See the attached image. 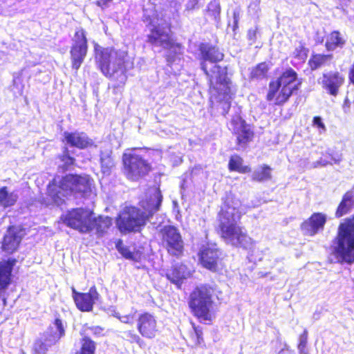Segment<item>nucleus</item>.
<instances>
[{
    "label": "nucleus",
    "mask_w": 354,
    "mask_h": 354,
    "mask_svg": "<svg viewBox=\"0 0 354 354\" xmlns=\"http://www.w3.org/2000/svg\"><path fill=\"white\" fill-rule=\"evenodd\" d=\"M234 194H227L222 198V204L217 214L216 231L226 244L243 250H251L254 240L248 230L239 224L242 214L237 205Z\"/></svg>",
    "instance_id": "obj_1"
},
{
    "label": "nucleus",
    "mask_w": 354,
    "mask_h": 354,
    "mask_svg": "<svg viewBox=\"0 0 354 354\" xmlns=\"http://www.w3.org/2000/svg\"><path fill=\"white\" fill-rule=\"evenodd\" d=\"M162 195L159 188L151 189L146 197L138 203V207L127 206L115 219L118 230L123 234L140 232L160 209Z\"/></svg>",
    "instance_id": "obj_2"
},
{
    "label": "nucleus",
    "mask_w": 354,
    "mask_h": 354,
    "mask_svg": "<svg viewBox=\"0 0 354 354\" xmlns=\"http://www.w3.org/2000/svg\"><path fill=\"white\" fill-rule=\"evenodd\" d=\"M297 79L298 73L295 69L286 68L269 82L266 100L274 106H284L299 90L301 82L296 83Z\"/></svg>",
    "instance_id": "obj_3"
},
{
    "label": "nucleus",
    "mask_w": 354,
    "mask_h": 354,
    "mask_svg": "<svg viewBox=\"0 0 354 354\" xmlns=\"http://www.w3.org/2000/svg\"><path fill=\"white\" fill-rule=\"evenodd\" d=\"M94 55L96 64L102 74L109 78H113L119 73L120 80L115 87L123 86L127 80V61L118 51L112 46L102 47L97 44L94 45Z\"/></svg>",
    "instance_id": "obj_4"
},
{
    "label": "nucleus",
    "mask_w": 354,
    "mask_h": 354,
    "mask_svg": "<svg viewBox=\"0 0 354 354\" xmlns=\"http://www.w3.org/2000/svg\"><path fill=\"white\" fill-rule=\"evenodd\" d=\"M332 254L338 262L352 264L354 263V214L345 219L338 226L337 233L333 239Z\"/></svg>",
    "instance_id": "obj_5"
},
{
    "label": "nucleus",
    "mask_w": 354,
    "mask_h": 354,
    "mask_svg": "<svg viewBox=\"0 0 354 354\" xmlns=\"http://www.w3.org/2000/svg\"><path fill=\"white\" fill-rule=\"evenodd\" d=\"M171 24H168L167 30L160 24L153 25L147 35L146 41L151 46L162 47L169 50L165 59L169 65H171L177 57L183 54V46L177 42L173 37Z\"/></svg>",
    "instance_id": "obj_6"
},
{
    "label": "nucleus",
    "mask_w": 354,
    "mask_h": 354,
    "mask_svg": "<svg viewBox=\"0 0 354 354\" xmlns=\"http://www.w3.org/2000/svg\"><path fill=\"white\" fill-rule=\"evenodd\" d=\"M122 161L123 173L131 181L139 180L152 170L151 164L136 153H123Z\"/></svg>",
    "instance_id": "obj_7"
},
{
    "label": "nucleus",
    "mask_w": 354,
    "mask_h": 354,
    "mask_svg": "<svg viewBox=\"0 0 354 354\" xmlns=\"http://www.w3.org/2000/svg\"><path fill=\"white\" fill-rule=\"evenodd\" d=\"M158 234L162 245L169 255L176 258L183 256L185 243L180 230L176 226L165 225L159 230Z\"/></svg>",
    "instance_id": "obj_8"
},
{
    "label": "nucleus",
    "mask_w": 354,
    "mask_h": 354,
    "mask_svg": "<svg viewBox=\"0 0 354 354\" xmlns=\"http://www.w3.org/2000/svg\"><path fill=\"white\" fill-rule=\"evenodd\" d=\"M87 33L83 28H77L72 39L70 48L71 67L77 71L83 64L88 50Z\"/></svg>",
    "instance_id": "obj_9"
},
{
    "label": "nucleus",
    "mask_w": 354,
    "mask_h": 354,
    "mask_svg": "<svg viewBox=\"0 0 354 354\" xmlns=\"http://www.w3.org/2000/svg\"><path fill=\"white\" fill-rule=\"evenodd\" d=\"M201 266L212 272H218L224 265L222 250L213 245L203 246L198 253Z\"/></svg>",
    "instance_id": "obj_10"
},
{
    "label": "nucleus",
    "mask_w": 354,
    "mask_h": 354,
    "mask_svg": "<svg viewBox=\"0 0 354 354\" xmlns=\"http://www.w3.org/2000/svg\"><path fill=\"white\" fill-rule=\"evenodd\" d=\"M198 50L201 69L205 75L209 76V81L211 82L212 76L210 75L212 74L209 71L207 62L217 64V63L223 60L225 55L217 46L208 43H201Z\"/></svg>",
    "instance_id": "obj_11"
},
{
    "label": "nucleus",
    "mask_w": 354,
    "mask_h": 354,
    "mask_svg": "<svg viewBox=\"0 0 354 354\" xmlns=\"http://www.w3.org/2000/svg\"><path fill=\"white\" fill-rule=\"evenodd\" d=\"M76 176L77 174H66L62 178L59 184L53 180V182L48 185V195L55 203H59L62 201V197L74 194Z\"/></svg>",
    "instance_id": "obj_12"
},
{
    "label": "nucleus",
    "mask_w": 354,
    "mask_h": 354,
    "mask_svg": "<svg viewBox=\"0 0 354 354\" xmlns=\"http://www.w3.org/2000/svg\"><path fill=\"white\" fill-rule=\"evenodd\" d=\"M213 288L206 284L195 288L189 295L191 310H209L213 304Z\"/></svg>",
    "instance_id": "obj_13"
},
{
    "label": "nucleus",
    "mask_w": 354,
    "mask_h": 354,
    "mask_svg": "<svg viewBox=\"0 0 354 354\" xmlns=\"http://www.w3.org/2000/svg\"><path fill=\"white\" fill-rule=\"evenodd\" d=\"M230 124L232 133L236 136L237 146L245 147L252 141L254 136V131L239 114L232 116Z\"/></svg>",
    "instance_id": "obj_14"
},
{
    "label": "nucleus",
    "mask_w": 354,
    "mask_h": 354,
    "mask_svg": "<svg viewBox=\"0 0 354 354\" xmlns=\"http://www.w3.org/2000/svg\"><path fill=\"white\" fill-rule=\"evenodd\" d=\"M93 214L92 212L82 208H75L69 211L63 218L64 223L68 227L77 230L82 233L88 232V222L90 216Z\"/></svg>",
    "instance_id": "obj_15"
},
{
    "label": "nucleus",
    "mask_w": 354,
    "mask_h": 354,
    "mask_svg": "<svg viewBox=\"0 0 354 354\" xmlns=\"http://www.w3.org/2000/svg\"><path fill=\"white\" fill-rule=\"evenodd\" d=\"M24 235V229L20 226L9 225L1 240V249L8 254L16 252Z\"/></svg>",
    "instance_id": "obj_16"
},
{
    "label": "nucleus",
    "mask_w": 354,
    "mask_h": 354,
    "mask_svg": "<svg viewBox=\"0 0 354 354\" xmlns=\"http://www.w3.org/2000/svg\"><path fill=\"white\" fill-rule=\"evenodd\" d=\"M72 297L78 310H93L94 304L99 301L100 294L95 286H92L88 292H78L71 288Z\"/></svg>",
    "instance_id": "obj_17"
},
{
    "label": "nucleus",
    "mask_w": 354,
    "mask_h": 354,
    "mask_svg": "<svg viewBox=\"0 0 354 354\" xmlns=\"http://www.w3.org/2000/svg\"><path fill=\"white\" fill-rule=\"evenodd\" d=\"M326 221L325 214L315 212L301 223L300 229L304 235L313 236L324 230Z\"/></svg>",
    "instance_id": "obj_18"
},
{
    "label": "nucleus",
    "mask_w": 354,
    "mask_h": 354,
    "mask_svg": "<svg viewBox=\"0 0 354 354\" xmlns=\"http://www.w3.org/2000/svg\"><path fill=\"white\" fill-rule=\"evenodd\" d=\"M209 71H210L212 74L211 82L209 81V76H205L207 77L210 90L218 93V88L217 85L223 86L228 91L230 90L231 80L227 76V66H222L218 64H214L211 69H209Z\"/></svg>",
    "instance_id": "obj_19"
},
{
    "label": "nucleus",
    "mask_w": 354,
    "mask_h": 354,
    "mask_svg": "<svg viewBox=\"0 0 354 354\" xmlns=\"http://www.w3.org/2000/svg\"><path fill=\"white\" fill-rule=\"evenodd\" d=\"M344 77L338 71L324 73L321 82L322 87L331 96L336 97L344 83Z\"/></svg>",
    "instance_id": "obj_20"
},
{
    "label": "nucleus",
    "mask_w": 354,
    "mask_h": 354,
    "mask_svg": "<svg viewBox=\"0 0 354 354\" xmlns=\"http://www.w3.org/2000/svg\"><path fill=\"white\" fill-rule=\"evenodd\" d=\"M63 142L71 147L84 149L93 146V140L84 132L65 131L63 134Z\"/></svg>",
    "instance_id": "obj_21"
},
{
    "label": "nucleus",
    "mask_w": 354,
    "mask_h": 354,
    "mask_svg": "<svg viewBox=\"0 0 354 354\" xmlns=\"http://www.w3.org/2000/svg\"><path fill=\"white\" fill-rule=\"evenodd\" d=\"M138 329L143 337H154L158 331L155 318L147 313L142 314L138 319Z\"/></svg>",
    "instance_id": "obj_22"
},
{
    "label": "nucleus",
    "mask_w": 354,
    "mask_h": 354,
    "mask_svg": "<svg viewBox=\"0 0 354 354\" xmlns=\"http://www.w3.org/2000/svg\"><path fill=\"white\" fill-rule=\"evenodd\" d=\"M113 224L112 218L109 216H98L97 217L90 216L88 222V232L95 230L97 236L101 237L104 235Z\"/></svg>",
    "instance_id": "obj_23"
},
{
    "label": "nucleus",
    "mask_w": 354,
    "mask_h": 354,
    "mask_svg": "<svg viewBox=\"0 0 354 354\" xmlns=\"http://www.w3.org/2000/svg\"><path fill=\"white\" fill-rule=\"evenodd\" d=\"M17 260L9 259L0 262V295L6 290L12 281V272Z\"/></svg>",
    "instance_id": "obj_24"
},
{
    "label": "nucleus",
    "mask_w": 354,
    "mask_h": 354,
    "mask_svg": "<svg viewBox=\"0 0 354 354\" xmlns=\"http://www.w3.org/2000/svg\"><path fill=\"white\" fill-rule=\"evenodd\" d=\"M65 335V330L59 319H55L46 333V342L48 346L55 344Z\"/></svg>",
    "instance_id": "obj_25"
},
{
    "label": "nucleus",
    "mask_w": 354,
    "mask_h": 354,
    "mask_svg": "<svg viewBox=\"0 0 354 354\" xmlns=\"http://www.w3.org/2000/svg\"><path fill=\"white\" fill-rule=\"evenodd\" d=\"M353 207L354 189H349L343 194L342 199L335 210V217L340 218L348 214Z\"/></svg>",
    "instance_id": "obj_26"
},
{
    "label": "nucleus",
    "mask_w": 354,
    "mask_h": 354,
    "mask_svg": "<svg viewBox=\"0 0 354 354\" xmlns=\"http://www.w3.org/2000/svg\"><path fill=\"white\" fill-rule=\"evenodd\" d=\"M346 40L339 30L330 32L326 37L325 48L328 51H333L337 48H343Z\"/></svg>",
    "instance_id": "obj_27"
},
{
    "label": "nucleus",
    "mask_w": 354,
    "mask_h": 354,
    "mask_svg": "<svg viewBox=\"0 0 354 354\" xmlns=\"http://www.w3.org/2000/svg\"><path fill=\"white\" fill-rule=\"evenodd\" d=\"M333 59V54H313L308 59V64L311 71H315L329 64Z\"/></svg>",
    "instance_id": "obj_28"
},
{
    "label": "nucleus",
    "mask_w": 354,
    "mask_h": 354,
    "mask_svg": "<svg viewBox=\"0 0 354 354\" xmlns=\"http://www.w3.org/2000/svg\"><path fill=\"white\" fill-rule=\"evenodd\" d=\"M227 168L230 171H236L239 174H248L252 169L249 165H243V159L238 154L230 157Z\"/></svg>",
    "instance_id": "obj_29"
},
{
    "label": "nucleus",
    "mask_w": 354,
    "mask_h": 354,
    "mask_svg": "<svg viewBox=\"0 0 354 354\" xmlns=\"http://www.w3.org/2000/svg\"><path fill=\"white\" fill-rule=\"evenodd\" d=\"M18 200V196L14 192H9L7 186L0 187V207L6 209L14 206Z\"/></svg>",
    "instance_id": "obj_30"
},
{
    "label": "nucleus",
    "mask_w": 354,
    "mask_h": 354,
    "mask_svg": "<svg viewBox=\"0 0 354 354\" xmlns=\"http://www.w3.org/2000/svg\"><path fill=\"white\" fill-rule=\"evenodd\" d=\"M272 170L270 166L268 165H262L254 171L251 176V180L254 182L262 183L268 181L272 179Z\"/></svg>",
    "instance_id": "obj_31"
},
{
    "label": "nucleus",
    "mask_w": 354,
    "mask_h": 354,
    "mask_svg": "<svg viewBox=\"0 0 354 354\" xmlns=\"http://www.w3.org/2000/svg\"><path fill=\"white\" fill-rule=\"evenodd\" d=\"M115 248L124 259L133 261H139L140 260V252L139 251L131 252L129 248L123 244L122 239H119L116 240Z\"/></svg>",
    "instance_id": "obj_32"
},
{
    "label": "nucleus",
    "mask_w": 354,
    "mask_h": 354,
    "mask_svg": "<svg viewBox=\"0 0 354 354\" xmlns=\"http://www.w3.org/2000/svg\"><path fill=\"white\" fill-rule=\"evenodd\" d=\"M270 70L269 65L266 62H262L254 66L250 73L249 78L251 80H258L266 78Z\"/></svg>",
    "instance_id": "obj_33"
},
{
    "label": "nucleus",
    "mask_w": 354,
    "mask_h": 354,
    "mask_svg": "<svg viewBox=\"0 0 354 354\" xmlns=\"http://www.w3.org/2000/svg\"><path fill=\"white\" fill-rule=\"evenodd\" d=\"M91 191L89 178L86 176L77 175L76 176V183L75 185L74 194H80L84 196Z\"/></svg>",
    "instance_id": "obj_34"
},
{
    "label": "nucleus",
    "mask_w": 354,
    "mask_h": 354,
    "mask_svg": "<svg viewBox=\"0 0 354 354\" xmlns=\"http://www.w3.org/2000/svg\"><path fill=\"white\" fill-rule=\"evenodd\" d=\"M80 348L75 354H95L96 344L89 337L84 336L80 340Z\"/></svg>",
    "instance_id": "obj_35"
},
{
    "label": "nucleus",
    "mask_w": 354,
    "mask_h": 354,
    "mask_svg": "<svg viewBox=\"0 0 354 354\" xmlns=\"http://www.w3.org/2000/svg\"><path fill=\"white\" fill-rule=\"evenodd\" d=\"M221 10L220 3L216 0H212L207 4L205 12L210 19L218 22L220 19Z\"/></svg>",
    "instance_id": "obj_36"
},
{
    "label": "nucleus",
    "mask_w": 354,
    "mask_h": 354,
    "mask_svg": "<svg viewBox=\"0 0 354 354\" xmlns=\"http://www.w3.org/2000/svg\"><path fill=\"white\" fill-rule=\"evenodd\" d=\"M101 171L103 174H109L115 163L111 153L102 154L100 159Z\"/></svg>",
    "instance_id": "obj_37"
},
{
    "label": "nucleus",
    "mask_w": 354,
    "mask_h": 354,
    "mask_svg": "<svg viewBox=\"0 0 354 354\" xmlns=\"http://www.w3.org/2000/svg\"><path fill=\"white\" fill-rule=\"evenodd\" d=\"M309 50L304 44H301L296 47L292 54V57L298 61V64H303L306 62Z\"/></svg>",
    "instance_id": "obj_38"
},
{
    "label": "nucleus",
    "mask_w": 354,
    "mask_h": 354,
    "mask_svg": "<svg viewBox=\"0 0 354 354\" xmlns=\"http://www.w3.org/2000/svg\"><path fill=\"white\" fill-rule=\"evenodd\" d=\"M166 277L176 285L180 284L184 279L183 273L180 271V267L177 266L171 267V270L166 273Z\"/></svg>",
    "instance_id": "obj_39"
},
{
    "label": "nucleus",
    "mask_w": 354,
    "mask_h": 354,
    "mask_svg": "<svg viewBox=\"0 0 354 354\" xmlns=\"http://www.w3.org/2000/svg\"><path fill=\"white\" fill-rule=\"evenodd\" d=\"M308 337V331L306 328H304L303 332L299 336L297 349L299 354H308L306 350Z\"/></svg>",
    "instance_id": "obj_40"
},
{
    "label": "nucleus",
    "mask_w": 354,
    "mask_h": 354,
    "mask_svg": "<svg viewBox=\"0 0 354 354\" xmlns=\"http://www.w3.org/2000/svg\"><path fill=\"white\" fill-rule=\"evenodd\" d=\"M190 323L194 330V335H192V338L194 339V345L196 346H205V345L203 337L202 329L196 326L193 322L191 321Z\"/></svg>",
    "instance_id": "obj_41"
},
{
    "label": "nucleus",
    "mask_w": 354,
    "mask_h": 354,
    "mask_svg": "<svg viewBox=\"0 0 354 354\" xmlns=\"http://www.w3.org/2000/svg\"><path fill=\"white\" fill-rule=\"evenodd\" d=\"M127 311H114V317H117L122 322L126 324H132L136 319L135 313H128Z\"/></svg>",
    "instance_id": "obj_42"
},
{
    "label": "nucleus",
    "mask_w": 354,
    "mask_h": 354,
    "mask_svg": "<svg viewBox=\"0 0 354 354\" xmlns=\"http://www.w3.org/2000/svg\"><path fill=\"white\" fill-rule=\"evenodd\" d=\"M193 314L201 323L208 324L212 321V315L209 311H193Z\"/></svg>",
    "instance_id": "obj_43"
},
{
    "label": "nucleus",
    "mask_w": 354,
    "mask_h": 354,
    "mask_svg": "<svg viewBox=\"0 0 354 354\" xmlns=\"http://www.w3.org/2000/svg\"><path fill=\"white\" fill-rule=\"evenodd\" d=\"M59 159L64 163V166L66 168L73 165L75 162V158L69 155L68 150L67 149H66L64 153L59 156Z\"/></svg>",
    "instance_id": "obj_44"
},
{
    "label": "nucleus",
    "mask_w": 354,
    "mask_h": 354,
    "mask_svg": "<svg viewBox=\"0 0 354 354\" xmlns=\"http://www.w3.org/2000/svg\"><path fill=\"white\" fill-rule=\"evenodd\" d=\"M33 351L34 354H44V339H37L34 344Z\"/></svg>",
    "instance_id": "obj_45"
},
{
    "label": "nucleus",
    "mask_w": 354,
    "mask_h": 354,
    "mask_svg": "<svg viewBox=\"0 0 354 354\" xmlns=\"http://www.w3.org/2000/svg\"><path fill=\"white\" fill-rule=\"evenodd\" d=\"M220 103L222 104L223 106V115H226L228 114L230 109L231 108V102L228 100H221Z\"/></svg>",
    "instance_id": "obj_46"
},
{
    "label": "nucleus",
    "mask_w": 354,
    "mask_h": 354,
    "mask_svg": "<svg viewBox=\"0 0 354 354\" xmlns=\"http://www.w3.org/2000/svg\"><path fill=\"white\" fill-rule=\"evenodd\" d=\"M88 328L95 336H102L104 335V328L100 326H91Z\"/></svg>",
    "instance_id": "obj_47"
},
{
    "label": "nucleus",
    "mask_w": 354,
    "mask_h": 354,
    "mask_svg": "<svg viewBox=\"0 0 354 354\" xmlns=\"http://www.w3.org/2000/svg\"><path fill=\"white\" fill-rule=\"evenodd\" d=\"M313 124L316 126L317 128L326 131V126L322 122L320 116H315L313 119Z\"/></svg>",
    "instance_id": "obj_48"
},
{
    "label": "nucleus",
    "mask_w": 354,
    "mask_h": 354,
    "mask_svg": "<svg viewBox=\"0 0 354 354\" xmlns=\"http://www.w3.org/2000/svg\"><path fill=\"white\" fill-rule=\"evenodd\" d=\"M258 32V28H251L248 30V39L249 41H252V43H254L257 40V35Z\"/></svg>",
    "instance_id": "obj_49"
},
{
    "label": "nucleus",
    "mask_w": 354,
    "mask_h": 354,
    "mask_svg": "<svg viewBox=\"0 0 354 354\" xmlns=\"http://www.w3.org/2000/svg\"><path fill=\"white\" fill-rule=\"evenodd\" d=\"M113 0H96L95 4L102 10L107 8Z\"/></svg>",
    "instance_id": "obj_50"
},
{
    "label": "nucleus",
    "mask_w": 354,
    "mask_h": 354,
    "mask_svg": "<svg viewBox=\"0 0 354 354\" xmlns=\"http://www.w3.org/2000/svg\"><path fill=\"white\" fill-rule=\"evenodd\" d=\"M199 1L198 0H188L186 4L187 10H194L198 8Z\"/></svg>",
    "instance_id": "obj_51"
},
{
    "label": "nucleus",
    "mask_w": 354,
    "mask_h": 354,
    "mask_svg": "<svg viewBox=\"0 0 354 354\" xmlns=\"http://www.w3.org/2000/svg\"><path fill=\"white\" fill-rule=\"evenodd\" d=\"M348 80L351 84H354V62L349 68Z\"/></svg>",
    "instance_id": "obj_52"
},
{
    "label": "nucleus",
    "mask_w": 354,
    "mask_h": 354,
    "mask_svg": "<svg viewBox=\"0 0 354 354\" xmlns=\"http://www.w3.org/2000/svg\"><path fill=\"white\" fill-rule=\"evenodd\" d=\"M260 2H261V0H255V1H252V2H251L249 4V6H248V8H252V9L257 8V9H259V8Z\"/></svg>",
    "instance_id": "obj_53"
},
{
    "label": "nucleus",
    "mask_w": 354,
    "mask_h": 354,
    "mask_svg": "<svg viewBox=\"0 0 354 354\" xmlns=\"http://www.w3.org/2000/svg\"><path fill=\"white\" fill-rule=\"evenodd\" d=\"M349 107H350V102H349L348 99L346 98L344 100V104H343V109H344V111H348Z\"/></svg>",
    "instance_id": "obj_54"
},
{
    "label": "nucleus",
    "mask_w": 354,
    "mask_h": 354,
    "mask_svg": "<svg viewBox=\"0 0 354 354\" xmlns=\"http://www.w3.org/2000/svg\"><path fill=\"white\" fill-rule=\"evenodd\" d=\"M133 340L135 342L138 344L140 346H142V344H144L143 341L141 339V338L138 335H134Z\"/></svg>",
    "instance_id": "obj_55"
},
{
    "label": "nucleus",
    "mask_w": 354,
    "mask_h": 354,
    "mask_svg": "<svg viewBox=\"0 0 354 354\" xmlns=\"http://www.w3.org/2000/svg\"><path fill=\"white\" fill-rule=\"evenodd\" d=\"M239 22V15L234 13V27H237Z\"/></svg>",
    "instance_id": "obj_56"
}]
</instances>
